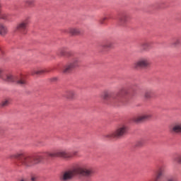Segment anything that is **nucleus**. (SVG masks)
Masks as SVG:
<instances>
[{"mask_svg": "<svg viewBox=\"0 0 181 181\" xmlns=\"http://www.w3.org/2000/svg\"><path fill=\"white\" fill-rule=\"evenodd\" d=\"M10 159H18L20 165L24 166V168H35L36 165L40 163L43 157L40 155L30 156L26 154L23 151H20L14 154H11L8 156Z\"/></svg>", "mask_w": 181, "mask_h": 181, "instance_id": "1", "label": "nucleus"}, {"mask_svg": "<svg viewBox=\"0 0 181 181\" xmlns=\"http://www.w3.org/2000/svg\"><path fill=\"white\" fill-rule=\"evenodd\" d=\"M126 94H128V92L124 88H121L119 91L115 94L110 93L108 90H105L103 92L102 98L105 101L110 100L115 103H118V101H121V100L125 97Z\"/></svg>", "mask_w": 181, "mask_h": 181, "instance_id": "2", "label": "nucleus"}, {"mask_svg": "<svg viewBox=\"0 0 181 181\" xmlns=\"http://www.w3.org/2000/svg\"><path fill=\"white\" fill-rule=\"evenodd\" d=\"M127 132H128V126L124 124H120L116 127L115 131L105 134V138H107V139L122 138V136L127 135Z\"/></svg>", "mask_w": 181, "mask_h": 181, "instance_id": "3", "label": "nucleus"}, {"mask_svg": "<svg viewBox=\"0 0 181 181\" xmlns=\"http://www.w3.org/2000/svg\"><path fill=\"white\" fill-rule=\"evenodd\" d=\"M2 80L7 81L8 83H16L18 86L23 87L26 86V79L23 76H13L11 74L3 75L1 77Z\"/></svg>", "mask_w": 181, "mask_h": 181, "instance_id": "4", "label": "nucleus"}, {"mask_svg": "<svg viewBox=\"0 0 181 181\" xmlns=\"http://www.w3.org/2000/svg\"><path fill=\"white\" fill-rule=\"evenodd\" d=\"M80 64V58L78 57H74L72 60L68 63H66L63 69H62V73L64 74H69V73H71L73 70L75 69H77Z\"/></svg>", "mask_w": 181, "mask_h": 181, "instance_id": "5", "label": "nucleus"}, {"mask_svg": "<svg viewBox=\"0 0 181 181\" xmlns=\"http://www.w3.org/2000/svg\"><path fill=\"white\" fill-rule=\"evenodd\" d=\"M80 64V58L78 57H74L72 60L68 63H66L63 69H62V73L64 74H69V73H71L73 70L75 69H77Z\"/></svg>", "mask_w": 181, "mask_h": 181, "instance_id": "6", "label": "nucleus"}, {"mask_svg": "<svg viewBox=\"0 0 181 181\" xmlns=\"http://www.w3.org/2000/svg\"><path fill=\"white\" fill-rule=\"evenodd\" d=\"M45 153L47 155V156H49V158H62L66 160H69V159H71V158H73L71 153H69L64 150H59L54 153L45 152Z\"/></svg>", "mask_w": 181, "mask_h": 181, "instance_id": "7", "label": "nucleus"}, {"mask_svg": "<svg viewBox=\"0 0 181 181\" xmlns=\"http://www.w3.org/2000/svg\"><path fill=\"white\" fill-rule=\"evenodd\" d=\"M28 25H29V18H25L17 25L16 32H18L21 35H26L28 33Z\"/></svg>", "mask_w": 181, "mask_h": 181, "instance_id": "8", "label": "nucleus"}, {"mask_svg": "<svg viewBox=\"0 0 181 181\" xmlns=\"http://www.w3.org/2000/svg\"><path fill=\"white\" fill-rule=\"evenodd\" d=\"M134 69H147L151 66V62L148 58H140L137 62L134 64Z\"/></svg>", "mask_w": 181, "mask_h": 181, "instance_id": "9", "label": "nucleus"}, {"mask_svg": "<svg viewBox=\"0 0 181 181\" xmlns=\"http://www.w3.org/2000/svg\"><path fill=\"white\" fill-rule=\"evenodd\" d=\"M76 176V171L74 170H68L64 171L61 176L60 180L61 181H70Z\"/></svg>", "mask_w": 181, "mask_h": 181, "instance_id": "10", "label": "nucleus"}, {"mask_svg": "<svg viewBox=\"0 0 181 181\" xmlns=\"http://www.w3.org/2000/svg\"><path fill=\"white\" fill-rule=\"evenodd\" d=\"M76 171L79 175L85 176V177H91V176H93V170L87 169L86 165L78 167Z\"/></svg>", "mask_w": 181, "mask_h": 181, "instance_id": "11", "label": "nucleus"}, {"mask_svg": "<svg viewBox=\"0 0 181 181\" xmlns=\"http://www.w3.org/2000/svg\"><path fill=\"white\" fill-rule=\"evenodd\" d=\"M150 118H152V113H151V112H148L134 117V122H142L144 121H146V119H149Z\"/></svg>", "mask_w": 181, "mask_h": 181, "instance_id": "12", "label": "nucleus"}, {"mask_svg": "<svg viewBox=\"0 0 181 181\" xmlns=\"http://www.w3.org/2000/svg\"><path fill=\"white\" fill-rule=\"evenodd\" d=\"M30 73L31 76H42L45 73H49V69H40L39 68H34L30 70Z\"/></svg>", "mask_w": 181, "mask_h": 181, "instance_id": "13", "label": "nucleus"}, {"mask_svg": "<svg viewBox=\"0 0 181 181\" xmlns=\"http://www.w3.org/2000/svg\"><path fill=\"white\" fill-rule=\"evenodd\" d=\"M64 32L65 33H70V35H72L73 36L81 35V30L77 28H69L68 30H64Z\"/></svg>", "mask_w": 181, "mask_h": 181, "instance_id": "14", "label": "nucleus"}, {"mask_svg": "<svg viewBox=\"0 0 181 181\" xmlns=\"http://www.w3.org/2000/svg\"><path fill=\"white\" fill-rule=\"evenodd\" d=\"M128 19H129V16H128V14H122L119 17V25L125 26V25L128 23Z\"/></svg>", "mask_w": 181, "mask_h": 181, "instance_id": "15", "label": "nucleus"}, {"mask_svg": "<svg viewBox=\"0 0 181 181\" xmlns=\"http://www.w3.org/2000/svg\"><path fill=\"white\" fill-rule=\"evenodd\" d=\"M64 97L67 100H73L76 97V91L74 90H68L64 94Z\"/></svg>", "mask_w": 181, "mask_h": 181, "instance_id": "16", "label": "nucleus"}, {"mask_svg": "<svg viewBox=\"0 0 181 181\" xmlns=\"http://www.w3.org/2000/svg\"><path fill=\"white\" fill-rule=\"evenodd\" d=\"M9 30H8V27L6 25L0 23V35H1L2 37H5L7 35Z\"/></svg>", "mask_w": 181, "mask_h": 181, "instance_id": "17", "label": "nucleus"}, {"mask_svg": "<svg viewBox=\"0 0 181 181\" xmlns=\"http://www.w3.org/2000/svg\"><path fill=\"white\" fill-rule=\"evenodd\" d=\"M140 47L143 50H149L152 47V42L149 41H144L140 44Z\"/></svg>", "mask_w": 181, "mask_h": 181, "instance_id": "18", "label": "nucleus"}, {"mask_svg": "<svg viewBox=\"0 0 181 181\" xmlns=\"http://www.w3.org/2000/svg\"><path fill=\"white\" fill-rule=\"evenodd\" d=\"M101 47L103 50H110L114 47V44L111 41H106L101 45Z\"/></svg>", "mask_w": 181, "mask_h": 181, "instance_id": "19", "label": "nucleus"}, {"mask_svg": "<svg viewBox=\"0 0 181 181\" xmlns=\"http://www.w3.org/2000/svg\"><path fill=\"white\" fill-rule=\"evenodd\" d=\"M163 175H165V168H160L158 170L156 173V181L159 180L161 177H163Z\"/></svg>", "mask_w": 181, "mask_h": 181, "instance_id": "20", "label": "nucleus"}, {"mask_svg": "<svg viewBox=\"0 0 181 181\" xmlns=\"http://www.w3.org/2000/svg\"><path fill=\"white\" fill-rule=\"evenodd\" d=\"M170 46L171 47H179V46H181V37L174 39L170 43Z\"/></svg>", "mask_w": 181, "mask_h": 181, "instance_id": "21", "label": "nucleus"}, {"mask_svg": "<svg viewBox=\"0 0 181 181\" xmlns=\"http://www.w3.org/2000/svg\"><path fill=\"white\" fill-rule=\"evenodd\" d=\"M171 129H173V132L177 134L181 132V122L175 123L174 125H173Z\"/></svg>", "mask_w": 181, "mask_h": 181, "instance_id": "22", "label": "nucleus"}, {"mask_svg": "<svg viewBox=\"0 0 181 181\" xmlns=\"http://www.w3.org/2000/svg\"><path fill=\"white\" fill-rule=\"evenodd\" d=\"M66 54H68V56H71V52H66V47H62L59 49L58 51V55L59 56H66Z\"/></svg>", "mask_w": 181, "mask_h": 181, "instance_id": "23", "label": "nucleus"}, {"mask_svg": "<svg viewBox=\"0 0 181 181\" xmlns=\"http://www.w3.org/2000/svg\"><path fill=\"white\" fill-rule=\"evenodd\" d=\"M9 104H11V99L6 98V99L3 100L0 103V107H8V105Z\"/></svg>", "mask_w": 181, "mask_h": 181, "instance_id": "24", "label": "nucleus"}, {"mask_svg": "<svg viewBox=\"0 0 181 181\" xmlns=\"http://www.w3.org/2000/svg\"><path fill=\"white\" fill-rule=\"evenodd\" d=\"M153 94V92H152V90H146L144 93V98L149 100V98H152Z\"/></svg>", "mask_w": 181, "mask_h": 181, "instance_id": "25", "label": "nucleus"}, {"mask_svg": "<svg viewBox=\"0 0 181 181\" xmlns=\"http://www.w3.org/2000/svg\"><path fill=\"white\" fill-rule=\"evenodd\" d=\"M0 19H3V21H9V14H6V13L0 14Z\"/></svg>", "mask_w": 181, "mask_h": 181, "instance_id": "26", "label": "nucleus"}, {"mask_svg": "<svg viewBox=\"0 0 181 181\" xmlns=\"http://www.w3.org/2000/svg\"><path fill=\"white\" fill-rule=\"evenodd\" d=\"M25 4L28 5V6H35V0H25Z\"/></svg>", "mask_w": 181, "mask_h": 181, "instance_id": "27", "label": "nucleus"}, {"mask_svg": "<svg viewBox=\"0 0 181 181\" xmlns=\"http://www.w3.org/2000/svg\"><path fill=\"white\" fill-rule=\"evenodd\" d=\"M173 160L174 162H176V163L181 165V155L174 158Z\"/></svg>", "mask_w": 181, "mask_h": 181, "instance_id": "28", "label": "nucleus"}, {"mask_svg": "<svg viewBox=\"0 0 181 181\" xmlns=\"http://www.w3.org/2000/svg\"><path fill=\"white\" fill-rule=\"evenodd\" d=\"M105 21H108V18H107V17H104V18H101V19L100 20V23L101 25H104Z\"/></svg>", "mask_w": 181, "mask_h": 181, "instance_id": "29", "label": "nucleus"}, {"mask_svg": "<svg viewBox=\"0 0 181 181\" xmlns=\"http://www.w3.org/2000/svg\"><path fill=\"white\" fill-rule=\"evenodd\" d=\"M71 154L72 155V158L74 156H77V155H78V151H74L72 153H71Z\"/></svg>", "mask_w": 181, "mask_h": 181, "instance_id": "30", "label": "nucleus"}, {"mask_svg": "<svg viewBox=\"0 0 181 181\" xmlns=\"http://www.w3.org/2000/svg\"><path fill=\"white\" fill-rule=\"evenodd\" d=\"M2 73H4V69H0V78H2V76H4L2 75Z\"/></svg>", "mask_w": 181, "mask_h": 181, "instance_id": "31", "label": "nucleus"}, {"mask_svg": "<svg viewBox=\"0 0 181 181\" xmlns=\"http://www.w3.org/2000/svg\"><path fill=\"white\" fill-rule=\"evenodd\" d=\"M36 179H37V177L36 176L31 177V181H36Z\"/></svg>", "mask_w": 181, "mask_h": 181, "instance_id": "32", "label": "nucleus"}, {"mask_svg": "<svg viewBox=\"0 0 181 181\" xmlns=\"http://www.w3.org/2000/svg\"><path fill=\"white\" fill-rule=\"evenodd\" d=\"M51 81H57V78L54 77V78H51Z\"/></svg>", "mask_w": 181, "mask_h": 181, "instance_id": "33", "label": "nucleus"}, {"mask_svg": "<svg viewBox=\"0 0 181 181\" xmlns=\"http://www.w3.org/2000/svg\"><path fill=\"white\" fill-rule=\"evenodd\" d=\"M18 181H28V179L26 178H20Z\"/></svg>", "mask_w": 181, "mask_h": 181, "instance_id": "34", "label": "nucleus"}]
</instances>
